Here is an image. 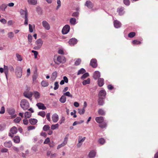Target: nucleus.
<instances>
[{"label":"nucleus","instance_id":"1","mask_svg":"<svg viewBox=\"0 0 158 158\" xmlns=\"http://www.w3.org/2000/svg\"><path fill=\"white\" fill-rule=\"evenodd\" d=\"M20 13L21 17L25 19L24 25H27L28 22V13L26 8H25V10L21 9L19 11Z\"/></svg>","mask_w":158,"mask_h":158},{"label":"nucleus","instance_id":"2","mask_svg":"<svg viewBox=\"0 0 158 158\" xmlns=\"http://www.w3.org/2000/svg\"><path fill=\"white\" fill-rule=\"evenodd\" d=\"M20 105L21 108L24 110L28 109L30 104L28 101L26 99H22L20 102Z\"/></svg>","mask_w":158,"mask_h":158},{"label":"nucleus","instance_id":"3","mask_svg":"<svg viewBox=\"0 0 158 158\" xmlns=\"http://www.w3.org/2000/svg\"><path fill=\"white\" fill-rule=\"evenodd\" d=\"M43 42L42 39L40 38L38 39L35 42V45L33 49L35 50H38L40 49L42 46Z\"/></svg>","mask_w":158,"mask_h":158},{"label":"nucleus","instance_id":"4","mask_svg":"<svg viewBox=\"0 0 158 158\" xmlns=\"http://www.w3.org/2000/svg\"><path fill=\"white\" fill-rule=\"evenodd\" d=\"M15 73L17 78H21L22 75V68L19 66H17L15 69Z\"/></svg>","mask_w":158,"mask_h":158},{"label":"nucleus","instance_id":"5","mask_svg":"<svg viewBox=\"0 0 158 158\" xmlns=\"http://www.w3.org/2000/svg\"><path fill=\"white\" fill-rule=\"evenodd\" d=\"M17 129L15 127H13L10 129V132L9 134V135L11 137H13V135L16 134L17 132Z\"/></svg>","mask_w":158,"mask_h":158},{"label":"nucleus","instance_id":"6","mask_svg":"<svg viewBox=\"0 0 158 158\" xmlns=\"http://www.w3.org/2000/svg\"><path fill=\"white\" fill-rule=\"evenodd\" d=\"M70 30V26L68 25H66L63 27L62 33L64 35L66 34L69 32Z\"/></svg>","mask_w":158,"mask_h":158},{"label":"nucleus","instance_id":"7","mask_svg":"<svg viewBox=\"0 0 158 158\" xmlns=\"http://www.w3.org/2000/svg\"><path fill=\"white\" fill-rule=\"evenodd\" d=\"M42 25L44 29L47 30H49L50 28L49 23L46 21L43 20L42 22Z\"/></svg>","mask_w":158,"mask_h":158},{"label":"nucleus","instance_id":"8","mask_svg":"<svg viewBox=\"0 0 158 158\" xmlns=\"http://www.w3.org/2000/svg\"><path fill=\"white\" fill-rule=\"evenodd\" d=\"M106 95V92L105 90L102 89L101 90L98 94V96L99 98H105Z\"/></svg>","mask_w":158,"mask_h":158},{"label":"nucleus","instance_id":"9","mask_svg":"<svg viewBox=\"0 0 158 158\" xmlns=\"http://www.w3.org/2000/svg\"><path fill=\"white\" fill-rule=\"evenodd\" d=\"M9 114L11 115V118H14L15 117L16 115L15 114V110L12 108H9L7 110Z\"/></svg>","mask_w":158,"mask_h":158},{"label":"nucleus","instance_id":"10","mask_svg":"<svg viewBox=\"0 0 158 158\" xmlns=\"http://www.w3.org/2000/svg\"><path fill=\"white\" fill-rule=\"evenodd\" d=\"M86 138L84 137L82 138L81 136H79L78 138V143L77 144V146L79 148L81 146L82 144L84 142Z\"/></svg>","mask_w":158,"mask_h":158},{"label":"nucleus","instance_id":"11","mask_svg":"<svg viewBox=\"0 0 158 158\" xmlns=\"http://www.w3.org/2000/svg\"><path fill=\"white\" fill-rule=\"evenodd\" d=\"M57 60L60 63H64L66 62L65 57L63 56H58L57 57Z\"/></svg>","mask_w":158,"mask_h":158},{"label":"nucleus","instance_id":"12","mask_svg":"<svg viewBox=\"0 0 158 158\" xmlns=\"http://www.w3.org/2000/svg\"><path fill=\"white\" fill-rule=\"evenodd\" d=\"M77 39L75 38H72L69 40V44L71 46H74L77 44Z\"/></svg>","mask_w":158,"mask_h":158},{"label":"nucleus","instance_id":"13","mask_svg":"<svg viewBox=\"0 0 158 158\" xmlns=\"http://www.w3.org/2000/svg\"><path fill=\"white\" fill-rule=\"evenodd\" d=\"M90 65L93 68H95L97 67L98 65L97 60L95 59H91L90 60Z\"/></svg>","mask_w":158,"mask_h":158},{"label":"nucleus","instance_id":"14","mask_svg":"<svg viewBox=\"0 0 158 158\" xmlns=\"http://www.w3.org/2000/svg\"><path fill=\"white\" fill-rule=\"evenodd\" d=\"M24 96L27 98H29L30 101H31L32 98L33 94L32 92H27L24 93L23 94Z\"/></svg>","mask_w":158,"mask_h":158},{"label":"nucleus","instance_id":"15","mask_svg":"<svg viewBox=\"0 0 158 158\" xmlns=\"http://www.w3.org/2000/svg\"><path fill=\"white\" fill-rule=\"evenodd\" d=\"M52 119L54 123H56L59 120V116L57 114L54 113L52 116Z\"/></svg>","mask_w":158,"mask_h":158},{"label":"nucleus","instance_id":"16","mask_svg":"<svg viewBox=\"0 0 158 158\" xmlns=\"http://www.w3.org/2000/svg\"><path fill=\"white\" fill-rule=\"evenodd\" d=\"M85 5L89 9L92 8L94 6L93 3L89 0L86 1Z\"/></svg>","mask_w":158,"mask_h":158},{"label":"nucleus","instance_id":"17","mask_svg":"<svg viewBox=\"0 0 158 158\" xmlns=\"http://www.w3.org/2000/svg\"><path fill=\"white\" fill-rule=\"evenodd\" d=\"M114 27L116 28H119L121 26V23L117 20H114Z\"/></svg>","mask_w":158,"mask_h":158},{"label":"nucleus","instance_id":"18","mask_svg":"<svg viewBox=\"0 0 158 158\" xmlns=\"http://www.w3.org/2000/svg\"><path fill=\"white\" fill-rule=\"evenodd\" d=\"M36 105L40 109L44 110L46 109V108L45 106L44 105L41 103H37Z\"/></svg>","mask_w":158,"mask_h":158},{"label":"nucleus","instance_id":"19","mask_svg":"<svg viewBox=\"0 0 158 158\" xmlns=\"http://www.w3.org/2000/svg\"><path fill=\"white\" fill-rule=\"evenodd\" d=\"M100 77V73L98 71H95L94 73L93 78L94 79L96 80L98 79Z\"/></svg>","mask_w":158,"mask_h":158},{"label":"nucleus","instance_id":"20","mask_svg":"<svg viewBox=\"0 0 158 158\" xmlns=\"http://www.w3.org/2000/svg\"><path fill=\"white\" fill-rule=\"evenodd\" d=\"M4 146L6 148H10L12 146V143L11 141H6L4 144Z\"/></svg>","mask_w":158,"mask_h":158},{"label":"nucleus","instance_id":"21","mask_svg":"<svg viewBox=\"0 0 158 158\" xmlns=\"http://www.w3.org/2000/svg\"><path fill=\"white\" fill-rule=\"evenodd\" d=\"M4 72L5 74L6 77V79H7V75L9 73V66H6L5 65H4Z\"/></svg>","mask_w":158,"mask_h":158},{"label":"nucleus","instance_id":"22","mask_svg":"<svg viewBox=\"0 0 158 158\" xmlns=\"http://www.w3.org/2000/svg\"><path fill=\"white\" fill-rule=\"evenodd\" d=\"M96 121L98 123H101L104 121V118L102 117H97L95 118Z\"/></svg>","mask_w":158,"mask_h":158},{"label":"nucleus","instance_id":"23","mask_svg":"<svg viewBox=\"0 0 158 158\" xmlns=\"http://www.w3.org/2000/svg\"><path fill=\"white\" fill-rule=\"evenodd\" d=\"M124 8L123 7H121L118 9L117 12L120 15H123L124 14Z\"/></svg>","mask_w":158,"mask_h":158},{"label":"nucleus","instance_id":"24","mask_svg":"<svg viewBox=\"0 0 158 158\" xmlns=\"http://www.w3.org/2000/svg\"><path fill=\"white\" fill-rule=\"evenodd\" d=\"M14 142L16 143H20V140L19 136L16 135L13 138Z\"/></svg>","mask_w":158,"mask_h":158},{"label":"nucleus","instance_id":"25","mask_svg":"<svg viewBox=\"0 0 158 158\" xmlns=\"http://www.w3.org/2000/svg\"><path fill=\"white\" fill-rule=\"evenodd\" d=\"M58 73L56 71H55L52 73L51 78L53 81L55 80L57 76Z\"/></svg>","mask_w":158,"mask_h":158},{"label":"nucleus","instance_id":"26","mask_svg":"<svg viewBox=\"0 0 158 158\" xmlns=\"http://www.w3.org/2000/svg\"><path fill=\"white\" fill-rule=\"evenodd\" d=\"M104 84V79L102 78H99L98 80V85L100 86H102Z\"/></svg>","mask_w":158,"mask_h":158},{"label":"nucleus","instance_id":"27","mask_svg":"<svg viewBox=\"0 0 158 158\" xmlns=\"http://www.w3.org/2000/svg\"><path fill=\"white\" fill-rule=\"evenodd\" d=\"M96 154V152L94 151H92L90 152L89 156L90 158H94Z\"/></svg>","mask_w":158,"mask_h":158},{"label":"nucleus","instance_id":"28","mask_svg":"<svg viewBox=\"0 0 158 158\" xmlns=\"http://www.w3.org/2000/svg\"><path fill=\"white\" fill-rule=\"evenodd\" d=\"M33 94L36 99H38L40 98V94L39 92L36 91H34Z\"/></svg>","mask_w":158,"mask_h":158},{"label":"nucleus","instance_id":"29","mask_svg":"<svg viewBox=\"0 0 158 158\" xmlns=\"http://www.w3.org/2000/svg\"><path fill=\"white\" fill-rule=\"evenodd\" d=\"M29 122L32 125H35L37 122V120L35 118H30L29 120Z\"/></svg>","mask_w":158,"mask_h":158},{"label":"nucleus","instance_id":"30","mask_svg":"<svg viewBox=\"0 0 158 158\" xmlns=\"http://www.w3.org/2000/svg\"><path fill=\"white\" fill-rule=\"evenodd\" d=\"M7 7V5L5 3H3L0 6V10L5 11Z\"/></svg>","mask_w":158,"mask_h":158},{"label":"nucleus","instance_id":"31","mask_svg":"<svg viewBox=\"0 0 158 158\" xmlns=\"http://www.w3.org/2000/svg\"><path fill=\"white\" fill-rule=\"evenodd\" d=\"M69 22L73 25H75L77 23L76 19L74 18H71L69 20Z\"/></svg>","mask_w":158,"mask_h":158},{"label":"nucleus","instance_id":"32","mask_svg":"<svg viewBox=\"0 0 158 158\" xmlns=\"http://www.w3.org/2000/svg\"><path fill=\"white\" fill-rule=\"evenodd\" d=\"M66 97L63 95L60 98L59 100L61 102L64 103L66 102Z\"/></svg>","mask_w":158,"mask_h":158},{"label":"nucleus","instance_id":"33","mask_svg":"<svg viewBox=\"0 0 158 158\" xmlns=\"http://www.w3.org/2000/svg\"><path fill=\"white\" fill-rule=\"evenodd\" d=\"M41 84L43 87H46L48 85L49 83L47 81L43 80L41 82Z\"/></svg>","mask_w":158,"mask_h":158},{"label":"nucleus","instance_id":"34","mask_svg":"<svg viewBox=\"0 0 158 158\" xmlns=\"http://www.w3.org/2000/svg\"><path fill=\"white\" fill-rule=\"evenodd\" d=\"M29 4L33 5H35L37 3V0H28Z\"/></svg>","mask_w":158,"mask_h":158},{"label":"nucleus","instance_id":"35","mask_svg":"<svg viewBox=\"0 0 158 158\" xmlns=\"http://www.w3.org/2000/svg\"><path fill=\"white\" fill-rule=\"evenodd\" d=\"M104 98H99L98 102V104L100 105H102L104 104V102L103 99Z\"/></svg>","mask_w":158,"mask_h":158},{"label":"nucleus","instance_id":"36","mask_svg":"<svg viewBox=\"0 0 158 158\" xmlns=\"http://www.w3.org/2000/svg\"><path fill=\"white\" fill-rule=\"evenodd\" d=\"M6 127V125L5 123H2L0 124V131H2L4 130Z\"/></svg>","mask_w":158,"mask_h":158},{"label":"nucleus","instance_id":"37","mask_svg":"<svg viewBox=\"0 0 158 158\" xmlns=\"http://www.w3.org/2000/svg\"><path fill=\"white\" fill-rule=\"evenodd\" d=\"M98 112L100 115H104L105 114L104 110L102 109H100L98 110Z\"/></svg>","mask_w":158,"mask_h":158},{"label":"nucleus","instance_id":"38","mask_svg":"<svg viewBox=\"0 0 158 158\" xmlns=\"http://www.w3.org/2000/svg\"><path fill=\"white\" fill-rule=\"evenodd\" d=\"M31 115V114L28 112H26L24 113V117L26 118H30Z\"/></svg>","mask_w":158,"mask_h":158},{"label":"nucleus","instance_id":"39","mask_svg":"<svg viewBox=\"0 0 158 158\" xmlns=\"http://www.w3.org/2000/svg\"><path fill=\"white\" fill-rule=\"evenodd\" d=\"M38 76V73L37 71H35L34 72V74L33 75L32 78L33 81H35L37 78Z\"/></svg>","mask_w":158,"mask_h":158},{"label":"nucleus","instance_id":"40","mask_svg":"<svg viewBox=\"0 0 158 158\" xmlns=\"http://www.w3.org/2000/svg\"><path fill=\"white\" fill-rule=\"evenodd\" d=\"M82 84L84 85H85L87 84H89L90 83V79L88 78L86 80L83 81L82 82Z\"/></svg>","mask_w":158,"mask_h":158},{"label":"nucleus","instance_id":"41","mask_svg":"<svg viewBox=\"0 0 158 158\" xmlns=\"http://www.w3.org/2000/svg\"><path fill=\"white\" fill-rule=\"evenodd\" d=\"M7 35L8 37L10 39H12L14 36V33L12 32H10L7 34Z\"/></svg>","mask_w":158,"mask_h":158},{"label":"nucleus","instance_id":"42","mask_svg":"<svg viewBox=\"0 0 158 158\" xmlns=\"http://www.w3.org/2000/svg\"><path fill=\"white\" fill-rule=\"evenodd\" d=\"M86 72L85 70L83 68H81L77 72V75H79L81 74H83L85 73Z\"/></svg>","mask_w":158,"mask_h":158},{"label":"nucleus","instance_id":"43","mask_svg":"<svg viewBox=\"0 0 158 158\" xmlns=\"http://www.w3.org/2000/svg\"><path fill=\"white\" fill-rule=\"evenodd\" d=\"M59 125L58 123L52 125L51 126V129L52 130H54L59 127Z\"/></svg>","mask_w":158,"mask_h":158},{"label":"nucleus","instance_id":"44","mask_svg":"<svg viewBox=\"0 0 158 158\" xmlns=\"http://www.w3.org/2000/svg\"><path fill=\"white\" fill-rule=\"evenodd\" d=\"M81 62V60L80 58L77 59L74 63V64L76 65H79Z\"/></svg>","mask_w":158,"mask_h":158},{"label":"nucleus","instance_id":"45","mask_svg":"<svg viewBox=\"0 0 158 158\" xmlns=\"http://www.w3.org/2000/svg\"><path fill=\"white\" fill-rule=\"evenodd\" d=\"M67 144L66 143H65L64 142H63L61 144L58 145L57 147V149H59L61 147H64Z\"/></svg>","mask_w":158,"mask_h":158},{"label":"nucleus","instance_id":"46","mask_svg":"<svg viewBox=\"0 0 158 158\" xmlns=\"http://www.w3.org/2000/svg\"><path fill=\"white\" fill-rule=\"evenodd\" d=\"M28 40L29 44L31 43L32 42V37L30 34H29L28 35Z\"/></svg>","mask_w":158,"mask_h":158},{"label":"nucleus","instance_id":"47","mask_svg":"<svg viewBox=\"0 0 158 158\" xmlns=\"http://www.w3.org/2000/svg\"><path fill=\"white\" fill-rule=\"evenodd\" d=\"M85 110L84 109L82 108V109H78V113L80 114H83L85 112Z\"/></svg>","mask_w":158,"mask_h":158},{"label":"nucleus","instance_id":"48","mask_svg":"<svg viewBox=\"0 0 158 158\" xmlns=\"http://www.w3.org/2000/svg\"><path fill=\"white\" fill-rule=\"evenodd\" d=\"M89 76V73H86L84 74L81 77L82 79H84Z\"/></svg>","mask_w":158,"mask_h":158},{"label":"nucleus","instance_id":"49","mask_svg":"<svg viewBox=\"0 0 158 158\" xmlns=\"http://www.w3.org/2000/svg\"><path fill=\"white\" fill-rule=\"evenodd\" d=\"M16 56L18 61H21L23 59L21 55L18 54H16Z\"/></svg>","mask_w":158,"mask_h":158},{"label":"nucleus","instance_id":"50","mask_svg":"<svg viewBox=\"0 0 158 158\" xmlns=\"http://www.w3.org/2000/svg\"><path fill=\"white\" fill-rule=\"evenodd\" d=\"M135 32H131L128 34V36L131 38H132L135 36Z\"/></svg>","mask_w":158,"mask_h":158},{"label":"nucleus","instance_id":"51","mask_svg":"<svg viewBox=\"0 0 158 158\" xmlns=\"http://www.w3.org/2000/svg\"><path fill=\"white\" fill-rule=\"evenodd\" d=\"M38 115L44 117L45 115V113L44 111H40L38 113Z\"/></svg>","mask_w":158,"mask_h":158},{"label":"nucleus","instance_id":"52","mask_svg":"<svg viewBox=\"0 0 158 158\" xmlns=\"http://www.w3.org/2000/svg\"><path fill=\"white\" fill-rule=\"evenodd\" d=\"M63 95L65 96H67L69 97H70L71 98H72L73 97L72 95L70 93L69 91L67 92L64 93L63 94Z\"/></svg>","mask_w":158,"mask_h":158},{"label":"nucleus","instance_id":"53","mask_svg":"<svg viewBox=\"0 0 158 158\" xmlns=\"http://www.w3.org/2000/svg\"><path fill=\"white\" fill-rule=\"evenodd\" d=\"M50 128V127L48 125H45L43 127V130L46 131L49 130Z\"/></svg>","mask_w":158,"mask_h":158},{"label":"nucleus","instance_id":"54","mask_svg":"<svg viewBox=\"0 0 158 158\" xmlns=\"http://www.w3.org/2000/svg\"><path fill=\"white\" fill-rule=\"evenodd\" d=\"M59 87V85L58 84V81H56L54 83V89L55 90L57 89Z\"/></svg>","mask_w":158,"mask_h":158},{"label":"nucleus","instance_id":"55","mask_svg":"<svg viewBox=\"0 0 158 158\" xmlns=\"http://www.w3.org/2000/svg\"><path fill=\"white\" fill-rule=\"evenodd\" d=\"M106 124L105 123H103L99 124V127L101 128H104L106 127Z\"/></svg>","mask_w":158,"mask_h":158},{"label":"nucleus","instance_id":"56","mask_svg":"<svg viewBox=\"0 0 158 158\" xmlns=\"http://www.w3.org/2000/svg\"><path fill=\"white\" fill-rule=\"evenodd\" d=\"M98 141L99 143L101 144H103L105 142V140L104 139L101 138L98 140Z\"/></svg>","mask_w":158,"mask_h":158},{"label":"nucleus","instance_id":"57","mask_svg":"<svg viewBox=\"0 0 158 158\" xmlns=\"http://www.w3.org/2000/svg\"><path fill=\"white\" fill-rule=\"evenodd\" d=\"M132 43L134 44H139L141 43L140 41L136 40H133Z\"/></svg>","mask_w":158,"mask_h":158},{"label":"nucleus","instance_id":"58","mask_svg":"<svg viewBox=\"0 0 158 158\" xmlns=\"http://www.w3.org/2000/svg\"><path fill=\"white\" fill-rule=\"evenodd\" d=\"M37 146L36 145H35L32 147L31 150L34 152H36L37 151Z\"/></svg>","mask_w":158,"mask_h":158},{"label":"nucleus","instance_id":"59","mask_svg":"<svg viewBox=\"0 0 158 158\" xmlns=\"http://www.w3.org/2000/svg\"><path fill=\"white\" fill-rule=\"evenodd\" d=\"M21 118L20 117H18L14 120V121L16 123H19L21 120Z\"/></svg>","mask_w":158,"mask_h":158},{"label":"nucleus","instance_id":"60","mask_svg":"<svg viewBox=\"0 0 158 158\" xmlns=\"http://www.w3.org/2000/svg\"><path fill=\"white\" fill-rule=\"evenodd\" d=\"M31 52L34 53V56H35V59L37 58V55H38V52L37 51H34V50H32Z\"/></svg>","mask_w":158,"mask_h":158},{"label":"nucleus","instance_id":"61","mask_svg":"<svg viewBox=\"0 0 158 158\" xmlns=\"http://www.w3.org/2000/svg\"><path fill=\"white\" fill-rule=\"evenodd\" d=\"M69 136V134H68L66 135V136L65 137L63 142L66 143L67 144L68 140V137Z\"/></svg>","mask_w":158,"mask_h":158},{"label":"nucleus","instance_id":"62","mask_svg":"<svg viewBox=\"0 0 158 158\" xmlns=\"http://www.w3.org/2000/svg\"><path fill=\"white\" fill-rule=\"evenodd\" d=\"M124 3L126 6H129L130 4L129 0H123Z\"/></svg>","mask_w":158,"mask_h":158},{"label":"nucleus","instance_id":"63","mask_svg":"<svg viewBox=\"0 0 158 158\" xmlns=\"http://www.w3.org/2000/svg\"><path fill=\"white\" fill-rule=\"evenodd\" d=\"M9 69L10 71L11 72H13L14 71V67L11 65H9Z\"/></svg>","mask_w":158,"mask_h":158},{"label":"nucleus","instance_id":"64","mask_svg":"<svg viewBox=\"0 0 158 158\" xmlns=\"http://www.w3.org/2000/svg\"><path fill=\"white\" fill-rule=\"evenodd\" d=\"M5 112V109L4 106H2L1 107V110L0 111V114H3Z\"/></svg>","mask_w":158,"mask_h":158}]
</instances>
